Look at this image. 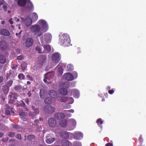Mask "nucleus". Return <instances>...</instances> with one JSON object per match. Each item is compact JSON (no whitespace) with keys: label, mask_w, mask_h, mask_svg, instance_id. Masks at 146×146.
<instances>
[{"label":"nucleus","mask_w":146,"mask_h":146,"mask_svg":"<svg viewBox=\"0 0 146 146\" xmlns=\"http://www.w3.org/2000/svg\"><path fill=\"white\" fill-rule=\"evenodd\" d=\"M38 23L42 26V32L40 31V28L37 25L32 26L31 29L35 35H37V36L39 37L42 34V33L47 31L48 29V26L46 21L43 20H39Z\"/></svg>","instance_id":"obj_1"},{"label":"nucleus","mask_w":146,"mask_h":146,"mask_svg":"<svg viewBox=\"0 0 146 146\" xmlns=\"http://www.w3.org/2000/svg\"><path fill=\"white\" fill-rule=\"evenodd\" d=\"M60 43L61 45L65 47L69 46L70 39L69 35L66 33L61 34L59 35Z\"/></svg>","instance_id":"obj_2"},{"label":"nucleus","mask_w":146,"mask_h":146,"mask_svg":"<svg viewBox=\"0 0 146 146\" xmlns=\"http://www.w3.org/2000/svg\"><path fill=\"white\" fill-rule=\"evenodd\" d=\"M61 58L60 54L58 52L53 53L51 56L52 61L56 63H58L60 61Z\"/></svg>","instance_id":"obj_3"},{"label":"nucleus","mask_w":146,"mask_h":146,"mask_svg":"<svg viewBox=\"0 0 146 146\" xmlns=\"http://www.w3.org/2000/svg\"><path fill=\"white\" fill-rule=\"evenodd\" d=\"M44 111L48 114H51L54 112L55 108L51 105L46 106L44 108Z\"/></svg>","instance_id":"obj_4"},{"label":"nucleus","mask_w":146,"mask_h":146,"mask_svg":"<svg viewBox=\"0 0 146 146\" xmlns=\"http://www.w3.org/2000/svg\"><path fill=\"white\" fill-rule=\"evenodd\" d=\"M48 123L49 126L51 127H54L56 124V121L53 117L49 118L48 120Z\"/></svg>","instance_id":"obj_5"},{"label":"nucleus","mask_w":146,"mask_h":146,"mask_svg":"<svg viewBox=\"0 0 146 146\" xmlns=\"http://www.w3.org/2000/svg\"><path fill=\"white\" fill-rule=\"evenodd\" d=\"M8 48L7 43L4 40H2L0 41V49L3 51L5 50Z\"/></svg>","instance_id":"obj_6"},{"label":"nucleus","mask_w":146,"mask_h":146,"mask_svg":"<svg viewBox=\"0 0 146 146\" xmlns=\"http://www.w3.org/2000/svg\"><path fill=\"white\" fill-rule=\"evenodd\" d=\"M63 77L66 80L68 81H71L74 79L73 76L70 73L68 72L64 74Z\"/></svg>","instance_id":"obj_7"},{"label":"nucleus","mask_w":146,"mask_h":146,"mask_svg":"<svg viewBox=\"0 0 146 146\" xmlns=\"http://www.w3.org/2000/svg\"><path fill=\"white\" fill-rule=\"evenodd\" d=\"M0 35L5 36H8L10 35V33L7 29H0Z\"/></svg>","instance_id":"obj_8"},{"label":"nucleus","mask_w":146,"mask_h":146,"mask_svg":"<svg viewBox=\"0 0 146 146\" xmlns=\"http://www.w3.org/2000/svg\"><path fill=\"white\" fill-rule=\"evenodd\" d=\"M33 40L31 38H27L25 41L26 46L28 47H29L33 45Z\"/></svg>","instance_id":"obj_9"},{"label":"nucleus","mask_w":146,"mask_h":146,"mask_svg":"<svg viewBox=\"0 0 146 146\" xmlns=\"http://www.w3.org/2000/svg\"><path fill=\"white\" fill-rule=\"evenodd\" d=\"M58 91L60 95L63 96L66 95L68 93L67 90L65 88H60L58 90Z\"/></svg>","instance_id":"obj_10"},{"label":"nucleus","mask_w":146,"mask_h":146,"mask_svg":"<svg viewBox=\"0 0 146 146\" xmlns=\"http://www.w3.org/2000/svg\"><path fill=\"white\" fill-rule=\"evenodd\" d=\"M83 137V134L80 132H76L75 133L74 137L76 140H80Z\"/></svg>","instance_id":"obj_11"},{"label":"nucleus","mask_w":146,"mask_h":146,"mask_svg":"<svg viewBox=\"0 0 146 146\" xmlns=\"http://www.w3.org/2000/svg\"><path fill=\"white\" fill-rule=\"evenodd\" d=\"M67 121L65 119L61 120L59 122V124L60 126L63 128H65L67 125Z\"/></svg>","instance_id":"obj_12"},{"label":"nucleus","mask_w":146,"mask_h":146,"mask_svg":"<svg viewBox=\"0 0 146 146\" xmlns=\"http://www.w3.org/2000/svg\"><path fill=\"white\" fill-rule=\"evenodd\" d=\"M14 72L12 70H10L7 74L6 78L8 79L14 78Z\"/></svg>","instance_id":"obj_13"},{"label":"nucleus","mask_w":146,"mask_h":146,"mask_svg":"<svg viewBox=\"0 0 146 146\" xmlns=\"http://www.w3.org/2000/svg\"><path fill=\"white\" fill-rule=\"evenodd\" d=\"M51 75L50 74L47 73L45 74L44 76V81L45 83L47 82L48 84L51 83V82H49L50 79V78Z\"/></svg>","instance_id":"obj_14"},{"label":"nucleus","mask_w":146,"mask_h":146,"mask_svg":"<svg viewBox=\"0 0 146 146\" xmlns=\"http://www.w3.org/2000/svg\"><path fill=\"white\" fill-rule=\"evenodd\" d=\"M59 135L65 139H68L69 137L68 132L66 131L60 132L59 133Z\"/></svg>","instance_id":"obj_15"},{"label":"nucleus","mask_w":146,"mask_h":146,"mask_svg":"<svg viewBox=\"0 0 146 146\" xmlns=\"http://www.w3.org/2000/svg\"><path fill=\"white\" fill-rule=\"evenodd\" d=\"M55 117L57 119H61L64 118L65 115L62 113H58L55 115Z\"/></svg>","instance_id":"obj_16"},{"label":"nucleus","mask_w":146,"mask_h":146,"mask_svg":"<svg viewBox=\"0 0 146 146\" xmlns=\"http://www.w3.org/2000/svg\"><path fill=\"white\" fill-rule=\"evenodd\" d=\"M58 100L61 102L65 103L68 100V98L66 96H59L57 98Z\"/></svg>","instance_id":"obj_17"},{"label":"nucleus","mask_w":146,"mask_h":146,"mask_svg":"<svg viewBox=\"0 0 146 146\" xmlns=\"http://www.w3.org/2000/svg\"><path fill=\"white\" fill-rule=\"evenodd\" d=\"M24 22L25 24L27 26H29L32 23V21L30 17H28L26 18Z\"/></svg>","instance_id":"obj_18"},{"label":"nucleus","mask_w":146,"mask_h":146,"mask_svg":"<svg viewBox=\"0 0 146 146\" xmlns=\"http://www.w3.org/2000/svg\"><path fill=\"white\" fill-rule=\"evenodd\" d=\"M49 95L52 98L56 99L57 97V92L54 90H51L49 92Z\"/></svg>","instance_id":"obj_19"},{"label":"nucleus","mask_w":146,"mask_h":146,"mask_svg":"<svg viewBox=\"0 0 146 146\" xmlns=\"http://www.w3.org/2000/svg\"><path fill=\"white\" fill-rule=\"evenodd\" d=\"M27 2L26 0H18V5L20 7H23L25 5Z\"/></svg>","instance_id":"obj_20"},{"label":"nucleus","mask_w":146,"mask_h":146,"mask_svg":"<svg viewBox=\"0 0 146 146\" xmlns=\"http://www.w3.org/2000/svg\"><path fill=\"white\" fill-rule=\"evenodd\" d=\"M52 37V35L50 33H47L44 35V39L47 41L50 40Z\"/></svg>","instance_id":"obj_21"},{"label":"nucleus","mask_w":146,"mask_h":146,"mask_svg":"<svg viewBox=\"0 0 146 146\" xmlns=\"http://www.w3.org/2000/svg\"><path fill=\"white\" fill-rule=\"evenodd\" d=\"M68 122L70 125L74 127H75L76 124V121L75 120L73 119H70L68 120Z\"/></svg>","instance_id":"obj_22"},{"label":"nucleus","mask_w":146,"mask_h":146,"mask_svg":"<svg viewBox=\"0 0 146 146\" xmlns=\"http://www.w3.org/2000/svg\"><path fill=\"white\" fill-rule=\"evenodd\" d=\"M62 146H69L70 142L67 140L63 139L61 142Z\"/></svg>","instance_id":"obj_23"},{"label":"nucleus","mask_w":146,"mask_h":146,"mask_svg":"<svg viewBox=\"0 0 146 146\" xmlns=\"http://www.w3.org/2000/svg\"><path fill=\"white\" fill-rule=\"evenodd\" d=\"M44 102L46 104H50L52 102V99L51 98L48 97L44 100Z\"/></svg>","instance_id":"obj_24"},{"label":"nucleus","mask_w":146,"mask_h":146,"mask_svg":"<svg viewBox=\"0 0 146 146\" xmlns=\"http://www.w3.org/2000/svg\"><path fill=\"white\" fill-rule=\"evenodd\" d=\"M6 58L3 55L0 56V62L2 64H4L6 62Z\"/></svg>","instance_id":"obj_25"},{"label":"nucleus","mask_w":146,"mask_h":146,"mask_svg":"<svg viewBox=\"0 0 146 146\" xmlns=\"http://www.w3.org/2000/svg\"><path fill=\"white\" fill-rule=\"evenodd\" d=\"M27 7L29 8L30 9H32L33 8V5L31 2L29 0H28L27 2Z\"/></svg>","instance_id":"obj_26"},{"label":"nucleus","mask_w":146,"mask_h":146,"mask_svg":"<svg viewBox=\"0 0 146 146\" xmlns=\"http://www.w3.org/2000/svg\"><path fill=\"white\" fill-rule=\"evenodd\" d=\"M45 94L44 91L43 90H40V96L41 98L44 99L45 97Z\"/></svg>","instance_id":"obj_27"},{"label":"nucleus","mask_w":146,"mask_h":146,"mask_svg":"<svg viewBox=\"0 0 146 146\" xmlns=\"http://www.w3.org/2000/svg\"><path fill=\"white\" fill-rule=\"evenodd\" d=\"M55 138L54 137L52 138H49L48 139H47L46 142V143L50 144L53 143L54 141L55 140Z\"/></svg>","instance_id":"obj_28"},{"label":"nucleus","mask_w":146,"mask_h":146,"mask_svg":"<svg viewBox=\"0 0 146 146\" xmlns=\"http://www.w3.org/2000/svg\"><path fill=\"white\" fill-rule=\"evenodd\" d=\"M44 47L48 53L50 52L51 50V47L49 45H44Z\"/></svg>","instance_id":"obj_29"},{"label":"nucleus","mask_w":146,"mask_h":146,"mask_svg":"<svg viewBox=\"0 0 146 146\" xmlns=\"http://www.w3.org/2000/svg\"><path fill=\"white\" fill-rule=\"evenodd\" d=\"M3 90L5 94H7L9 91V87L7 86H4L3 87Z\"/></svg>","instance_id":"obj_30"},{"label":"nucleus","mask_w":146,"mask_h":146,"mask_svg":"<svg viewBox=\"0 0 146 146\" xmlns=\"http://www.w3.org/2000/svg\"><path fill=\"white\" fill-rule=\"evenodd\" d=\"M32 18L34 21H36L38 18L37 14L35 12L33 13L32 15Z\"/></svg>","instance_id":"obj_31"},{"label":"nucleus","mask_w":146,"mask_h":146,"mask_svg":"<svg viewBox=\"0 0 146 146\" xmlns=\"http://www.w3.org/2000/svg\"><path fill=\"white\" fill-rule=\"evenodd\" d=\"M35 138V136L33 135H30L27 136V139L29 141H31L34 139Z\"/></svg>","instance_id":"obj_32"},{"label":"nucleus","mask_w":146,"mask_h":146,"mask_svg":"<svg viewBox=\"0 0 146 146\" xmlns=\"http://www.w3.org/2000/svg\"><path fill=\"white\" fill-rule=\"evenodd\" d=\"M37 115L34 112H31L29 113V116L31 117L32 119L36 117Z\"/></svg>","instance_id":"obj_33"},{"label":"nucleus","mask_w":146,"mask_h":146,"mask_svg":"<svg viewBox=\"0 0 146 146\" xmlns=\"http://www.w3.org/2000/svg\"><path fill=\"white\" fill-rule=\"evenodd\" d=\"M32 109L34 111V112L38 114L39 113V109L38 108H36L34 106H32Z\"/></svg>","instance_id":"obj_34"},{"label":"nucleus","mask_w":146,"mask_h":146,"mask_svg":"<svg viewBox=\"0 0 146 146\" xmlns=\"http://www.w3.org/2000/svg\"><path fill=\"white\" fill-rule=\"evenodd\" d=\"M22 88V86L20 85H18L15 86L14 89L15 90L19 91Z\"/></svg>","instance_id":"obj_35"},{"label":"nucleus","mask_w":146,"mask_h":146,"mask_svg":"<svg viewBox=\"0 0 146 146\" xmlns=\"http://www.w3.org/2000/svg\"><path fill=\"white\" fill-rule=\"evenodd\" d=\"M21 67L22 70H25L27 67V64L25 62H23L21 64Z\"/></svg>","instance_id":"obj_36"},{"label":"nucleus","mask_w":146,"mask_h":146,"mask_svg":"<svg viewBox=\"0 0 146 146\" xmlns=\"http://www.w3.org/2000/svg\"><path fill=\"white\" fill-rule=\"evenodd\" d=\"M67 69L68 71H71L73 69V67L72 64H69L67 66Z\"/></svg>","instance_id":"obj_37"},{"label":"nucleus","mask_w":146,"mask_h":146,"mask_svg":"<svg viewBox=\"0 0 146 146\" xmlns=\"http://www.w3.org/2000/svg\"><path fill=\"white\" fill-rule=\"evenodd\" d=\"M18 78L20 80L24 79L25 78V76L23 74H19L18 76Z\"/></svg>","instance_id":"obj_38"},{"label":"nucleus","mask_w":146,"mask_h":146,"mask_svg":"<svg viewBox=\"0 0 146 146\" xmlns=\"http://www.w3.org/2000/svg\"><path fill=\"white\" fill-rule=\"evenodd\" d=\"M74 146H81V144L79 141H75L73 142Z\"/></svg>","instance_id":"obj_39"},{"label":"nucleus","mask_w":146,"mask_h":146,"mask_svg":"<svg viewBox=\"0 0 146 146\" xmlns=\"http://www.w3.org/2000/svg\"><path fill=\"white\" fill-rule=\"evenodd\" d=\"M5 109L6 110H11L13 109V108L11 107L8 104H6L5 106Z\"/></svg>","instance_id":"obj_40"},{"label":"nucleus","mask_w":146,"mask_h":146,"mask_svg":"<svg viewBox=\"0 0 146 146\" xmlns=\"http://www.w3.org/2000/svg\"><path fill=\"white\" fill-rule=\"evenodd\" d=\"M36 50L38 52V53H42V50L40 48L39 46H37L36 48Z\"/></svg>","instance_id":"obj_41"},{"label":"nucleus","mask_w":146,"mask_h":146,"mask_svg":"<svg viewBox=\"0 0 146 146\" xmlns=\"http://www.w3.org/2000/svg\"><path fill=\"white\" fill-rule=\"evenodd\" d=\"M46 59L45 58H42V59L40 60L39 62V63L41 65H42L45 63Z\"/></svg>","instance_id":"obj_42"},{"label":"nucleus","mask_w":146,"mask_h":146,"mask_svg":"<svg viewBox=\"0 0 146 146\" xmlns=\"http://www.w3.org/2000/svg\"><path fill=\"white\" fill-rule=\"evenodd\" d=\"M68 100L69 102V103L70 104H72L74 102V99L72 97H69V98H68Z\"/></svg>","instance_id":"obj_43"},{"label":"nucleus","mask_w":146,"mask_h":146,"mask_svg":"<svg viewBox=\"0 0 146 146\" xmlns=\"http://www.w3.org/2000/svg\"><path fill=\"white\" fill-rule=\"evenodd\" d=\"M96 123L98 124H99V123L102 124L103 123V121L101 118H99L97 120Z\"/></svg>","instance_id":"obj_44"},{"label":"nucleus","mask_w":146,"mask_h":146,"mask_svg":"<svg viewBox=\"0 0 146 146\" xmlns=\"http://www.w3.org/2000/svg\"><path fill=\"white\" fill-rule=\"evenodd\" d=\"M8 136L10 137H14L15 136V133L10 132L8 135Z\"/></svg>","instance_id":"obj_45"},{"label":"nucleus","mask_w":146,"mask_h":146,"mask_svg":"<svg viewBox=\"0 0 146 146\" xmlns=\"http://www.w3.org/2000/svg\"><path fill=\"white\" fill-rule=\"evenodd\" d=\"M12 84H13V81H12L11 80L9 81L8 82H7V86H8V87H10L12 85Z\"/></svg>","instance_id":"obj_46"},{"label":"nucleus","mask_w":146,"mask_h":146,"mask_svg":"<svg viewBox=\"0 0 146 146\" xmlns=\"http://www.w3.org/2000/svg\"><path fill=\"white\" fill-rule=\"evenodd\" d=\"M15 137L17 139L21 140L22 139L21 135L20 134H17L16 135Z\"/></svg>","instance_id":"obj_47"},{"label":"nucleus","mask_w":146,"mask_h":146,"mask_svg":"<svg viewBox=\"0 0 146 146\" xmlns=\"http://www.w3.org/2000/svg\"><path fill=\"white\" fill-rule=\"evenodd\" d=\"M12 95H13V97L14 99L16 100L17 99V93L12 92Z\"/></svg>","instance_id":"obj_48"},{"label":"nucleus","mask_w":146,"mask_h":146,"mask_svg":"<svg viewBox=\"0 0 146 146\" xmlns=\"http://www.w3.org/2000/svg\"><path fill=\"white\" fill-rule=\"evenodd\" d=\"M74 96L77 98H78L79 97V94L78 91H76L75 92Z\"/></svg>","instance_id":"obj_49"},{"label":"nucleus","mask_w":146,"mask_h":146,"mask_svg":"<svg viewBox=\"0 0 146 146\" xmlns=\"http://www.w3.org/2000/svg\"><path fill=\"white\" fill-rule=\"evenodd\" d=\"M74 112V111L73 109H71L69 110L66 111V114H67L69 112L73 113Z\"/></svg>","instance_id":"obj_50"},{"label":"nucleus","mask_w":146,"mask_h":146,"mask_svg":"<svg viewBox=\"0 0 146 146\" xmlns=\"http://www.w3.org/2000/svg\"><path fill=\"white\" fill-rule=\"evenodd\" d=\"M12 126L15 129H18L19 127V125L16 124H13L12 125Z\"/></svg>","instance_id":"obj_51"},{"label":"nucleus","mask_w":146,"mask_h":146,"mask_svg":"<svg viewBox=\"0 0 146 146\" xmlns=\"http://www.w3.org/2000/svg\"><path fill=\"white\" fill-rule=\"evenodd\" d=\"M19 115L20 116L25 117L26 115V113L25 112H21L19 113Z\"/></svg>","instance_id":"obj_52"},{"label":"nucleus","mask_w":146,"mask_h":146,"mask_svg":"<svg viewBox=\"0 0 146 146\" xmlns=\"http://www.w3.org/2000/svg\"><path fill=\"white\" fill-rule=\"evenodd\" d=\"M23 56L22 55H20L17 57V59L18 60H21L23 59Z\"/></svg>","instance_id":"obj_53"},{"label":"nucleus","mask_w":146,"mask_h":146,"mask_svg":"<svg viewBox=\"0 0 146 146\" xmlns=\"http://www.w3.org/2000/svg\"><path fill=\"white\" fill-rule=\"evenodd\" d=\"M27 77V78L29 79L30 80L33 81V78L31 76L29 75H27L26 76Z\"/></svg>","instance_id":"obj_54"},{"label":"nucleus","mask_w":146,"mask_h":146,"mask_svg":"<svg viewBox=\"0 0 146 146\" xmlns=\"http://www.w3.org/2000/svg\"><path fill=\"white\" fill-rule=\"evenodd\" d=\"M55 130V132L56 133H57L59 131H60V127H57L56 128V129H54Z\"/></svg>","instance_id":"obj_55"},{"label":"nucleus","mask_w":146,"mask_h":146,"mask_svg":"<svg viewBox=\"0 0 146 146\" xmlns=\"http://www.w3.org/2000/svg\"><path fill=\"white\" fill-rule=\"evenodd\" d=\"M39 120L38 119H37L35 120L34 121V122L36 124H34V125H37L36 124H38V123H39Z\"/></svg>","instance_id":"obj_56"},{"label":"nucleus","mask_w":146,"mask_h":146,"mask_svg":"<svg viewBox=\"0 0 146 146\" xmlns=\"http://www.w3.org/2000/svg\"><path fill=\"white\" fill-rule=\"evenodd\" d=\"M108 92L109 94H112L113 93L114 91L113 90H109L108 91Z\"/></svg>","instance_id":"obj_57"},{"label":"nucleus","mask_w":146,"mask_h":146,"mask_svg":"<svg viewBox=\"0 0 146 146\" xmlns=\"http://www.w3.org/2000/svg\"><path fill=\"white\" fill-rule=\"evenodd\" d=\"M71 106L69 104H66L64 108L69 109L71 108Z\"/></svg>","instance_id":"obj_58"},{"label":"nucleus","mask_w":146,"mask_h":146,"mask_svg":"<svg viewBox=\"0 0 146 146\" xmlns=\"http://www.w3.org/2000/svg\"><path fill=\"white\" fill-rule=\"evenodd\" d=\"M5 114L7 115H9L10 114V111L7 110H6L5 111Z\"/></svg>","instance_id":"obj_59"},{"label":"nucleus","mask_w":146,"mask_h":146,"mask_svg":"<svg viewBox=\"0 0 146 146\" xmlns=\"http://www.w3.org/2000/svg\"><path fill=\"white\" fill-rule=\"evenodd\" d=\"M3 7L4 9V10L5 11H6L7 10V7L5 5H3Z\"/></svg>","instance_id":"obj_60"},{"label":"nucleus","mask_w":146,"mask_h":146,"mask_svg":"<svg viewBox=\"0 0 146 146\" xmlns=\"http://www.w3.org/2000/svg\"><path fill=\"white\" fill-rule=\"evenodd\" d=\"M105 146H113V145L111 143H108L106 144Z\"/></svg>","instance_id":"obj_61"},{"label":"nucleus","mask_w":146,"mask_h":146,"mask_svg":"<svg viewBox=\"0 0 146 146\" xmlns=\"http://www.w3.org/2000/svg\"><path fill=\"white\" fill-rule=\"evenodd\" d=\"M21 102L22 103L21 104V106L22 107H25V104L23 101H21Z\"/></svg>","instance_id":"obj_62"},{"label":"nucleus","mask_w":146,"mask_h":146,"mask_svg":"<svg viewBox=\"0 0 146 146\" xmlns=\"http://www.w3.org/2000/svg\"><path fill=\"white\" fill-rule=\"evenodd\" d=\"M27 94L28 95V96L29 97H30L31 96L32 94H31V91H29Z\"/></svg>","instance_id":"obj_63"},{"label":"nucleus","mask_w":146,"mask_h":146,"mask_svg":"<svg viewBox=\"0 0 146 146\" xmlns=\"http://www.w3.org/2000/svg\"><path fill=\"white\" fill-rule=\"evenodd\" d=\"M25 102L27 104L29 105V99L28 98H27L26 99Z\"/></svg>","instance_id":"obj_64"}]
</instances>
